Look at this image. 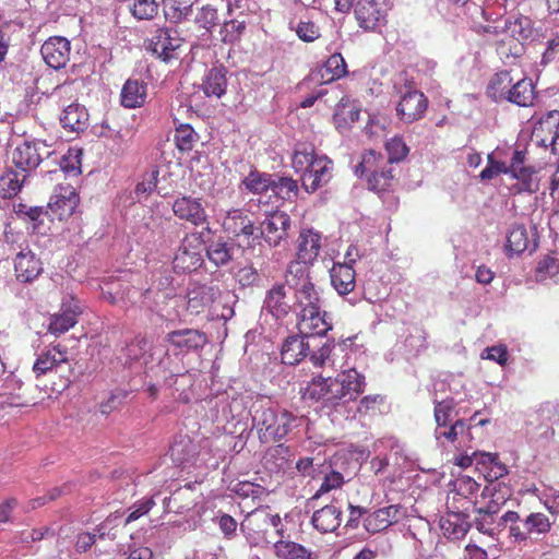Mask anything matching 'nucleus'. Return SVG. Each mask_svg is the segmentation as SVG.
Listing matches in <instances>:
<instances>
[{
	"instance_id": "393cba45",
	"label": "nucleus",
	"mask_w": 559,
	"mask_h": 559,
	"mask_svg": "<svg viewBox=\"0 0 559 559\" xmlns=\"http://www.w3.org/2000/svg\"><path fill=\"white\" fill-rule=\"evenodd\" d=\"M342 510L334 504H326L316 510L311 516L312 526L320 533H333L342 523Z\"/></svg>"
},
{
	"instance_id": "c03bdc74",
	"label": "nucleus",
	"mask_w": 559,
	"mask_h": 559,
	"mask_svg": "<svg viewBox=\"0 0 559 559\" xmlns=\"http://www.w3.org/2000/svg\"><path fill=\"white\" fill-rule=\"evenodd\" d=\"M260 513V508L250 512L240 524V530L248 535L249 538L260 540L265 537L267 526L265 520L263 521L257 514Z\"/></svg>"
},
{
	"instance_id": "4d7b16f0",
	"label": "nucleus",
	"mask_w": 559,
	"mask_h": 559,
	"mask_svg": "<svg viewBox=\"0 0 559 559\" xmlns=\"http://www.w3.org/2000/svg\"><path fill=\"white\" fill-rule=\"evenodd\" d=\"M271 188L275 193L281 194L283 199H292L298 192L297 180L290 177H278L276 180H271Z\"/></svg>"
},
{
	"instance_id": "a18cd8bd",
	"label": "nucleus",
	"mask_w": 559,
	"mask_h": 559,
	"mask_svg": "<svg viewBox=\"0 0 559 559\" xmlns=\"http://www.w3.org/2000/svg\"><path fill=\"white\" fill-rule=\"evenodd\" d=\"M452 486L456 496L467 499L471 503L476 504V500L474 499H476L481 485L473 477L460 475L453 480Z\"/></svg>"
},
{
	"instance_id": "8fccbe9b",
	"label": "nucleus",
	"mask_w": 559,
	"mask_h": 559,
	"mask_svg": "<svg viewBox=\"0 0 559 559\" xmlns=\"http://www.w3.org/2000/svg\"><path fill=\"white\" fill-rule=\"evenodd\" d=\"M128 8L138 20H152L158 13V3L155 0H127Z\"/></svg>"
},
{
	"instance_id": "2eb2a0df",
	"label": "nucleus",
	"mask_w": 559,
	"mask_h": 559,
	"mask_svg": "<svg viewBox=\"0 0 559 559\" xmlns=\"http://www.w3.org/2000/svg\"><path fill=\"white\" fill-rule=\"evenodd\" d=\"M428 108V99L425 94L417 90L404 93L396 106V115L405 123H413L420 120Z\"/></svg>"
},
{
	"instance_id": "4be33fe9",
	"label": "nucleus",
	"mask_w": 559,
	"mask_h": 559,
	"mask_svg": "<svg viewBox=\"0 0 559 559\" xmlns=\"http://www.w3.org/2000/svg\"><path fill=\"white\" fill-rule=\"evenodd\" d=\"M222 226L224 231L235 238L243 236L249 239L255 229L253 221L239 209L228 211Z\"/></svg>"
},
{
	"instance_id": "5fc2aeb1",
	"label": "nucleus",
	"mask_w": 559,
	"mask_h": 559,
	"mask_svg": "<svg viewBox=\"0 0 559 559\" xmlns=\"http://www.w3.org/2000/svg\"><path fill=\"white\" fill-rule=\"evenodd\" d=\"M247 190L252 193H262L271 188V177L267 175L260 174L258 171H251L242 181Z\"/></svg>"
},
{
	"instance_id": "bb28decb",
	"label": "nucleus",
	"mask_w": 559,
	"mask_h": 559,
	"mask_svg": "<svg viewBox=\"0 0 559 559\" xmlns=\"http://www.w3.org/2000/svg\"><path fill=\"white\" fill-rule=\"evenodd\" d=\"M180 47L179 38L171 36L168 28H157L148 39L147 49L163 60H168L171 52Z\"/></svg>"
},
{
	"instance_id": "de8ad7c7",
	"label": "nucleus",
	"mask_w": 559,
	"mask_h": 559,
	"mask_svg": "<svg viewBox=\"0 0 559 559\" xmlns=\"http://www.w3.org/2000/svg\"><path fill=\"white\" fill-rule=\"evenodd\" d=\"M165 15L175 23L185 20L192 12L190 0H163Z\"/></svg>"
},
{
	"instance_id": "e433bc0d",
	"label": "nucleus",
	"mask_w": 559,
	"mask_h": 559,
	"mask_svg": "<svg viewBox=\"0 0 559 559\" xmlns=\"http://www.w3.org/2000/svg\"><path fill=\"white\" fill-rule=\"evenodd\" d=\"M440 525L444 535L454 539L464 537L471 527L467 516L461 512H452L443 516Z\"/></svg>"
},
{
	"instance_id": "f257e3e1",
	"label": "nucleus",
	"mask_w": 559,
	"mask_h": 559,
	"mask_svg": "<svg viewBox=\"0 0 559 559\" xmlns=\"http://www.w3.org/2000/svg\"><path fill=\"white\" fill-rule=\"evenodd\" d=\"M365 376L352 368L337 373L335 377L318 376L302 391V399L321 403L323 408L337 409L346 403L355 401L364 393Z\"/></svg>"
},
{
	"instance_id": "a19ab883",
	"label": "nucleus",
	"mask_w": 559,
	"mask_h": 559,
	"mask_svg": "<svg viewBox=\"0 0 559 559\" xmlns=\"http://www.w3.org/2000/svg\"><path fill=\"white\" fill-rule=\"evenodd\" d=\"M535 99V86L532 79L519 76L518 86L511 93L509 103L520 107L532 106Z\"/></svg>"
},
{
	"instance_id": "72a5a7b5",
	"label": "nucleus",
	"mask_w": 559,
	"mask_h": 559,
	"mask_svg": "<svg viewBox=\"0 0 559 559\" xmlns=\"http://www.w3.org/2000/svg\"><path fill=\"white\" fill-rule=\"evenodd\" d=\"M512 496V489L504 483L490 481L481 491L483 499H488L487 507L499 512Z\"/></svg>"
},
{
	"instance_id": "a878e982",
	"label": "nucleus",
	"mask_w": 559,
	"mask_h": 559,
	"mask_svg": "<svg viewBox=\"0 0 559 559\" xmlns=\"http://www.w3.org/2000/svg\"><path fill=\"white\" fill-rule=\"evenodd\" d=\"M286 288L283 283L274 284L267 292L264 299V309L277 320L285 318L290 311Z\"/></svg>"
},
{
	"instance_id": "9b49d317",
	"label": "nucleus",
	"mask_w": 559,
	"mask_h": 559,
	"mask_svg": "<svg viewBox=\"0 0 559 559\" xmlns=\"http://www.w3.org/2000/svg\"><path fill=\"white\" fill-rule=\"evenodd\" d=\"M551 530L549 518L542 512H532L523 521L522 525H510L509 536L515 543H526L528 539L545 536Z\"/></svg>"
},
{
	"instance_id": "423d86ee",
	"label": "nucleus",
	"mask_w": 559,
	"mask_h": 559,
	"mask_svg": "<svg viewBox=\"0 0 559 559\" xmlns=\"http://www.w3.org/2000/svg\"><path fill=\"white\" fill-rule=\"evenodd\" d=\"M322 248V235L312 228H304L300 230L296 240V260L290 261L287 265L286 276L299 275L297 283L304 278H310L308 272L300 264H312Z\"/></svg>"
},
{
	"instance_id": "052dcab7",
	"label": "nucleus",
	"mask_w": 559,
	"mask_h": 559,
	"mask_svg": "<svg viewBox=\"0 0 559 559\" xmlns=\"http://www.w3.org/2000/svg\"><path fill=\"white\" fill-rule=\"evenodd\" d=\"M246 29V22L230 20L223 24L221 28L222 40L224 43H234L238 40Z\"/></svg>"
},
{
	"instance_id": "69168bd1",
	"label": "nucleus",
	"mask_w": 559,
	"mask_h": 559,
	"mask_svg": "<svg viewBox=\"0 0 559 559\" xmlns=\"http://www.w3.org/2000/svg\"><path fill=\"white\" fill-rule=\"evenodd\" d=\"M62 489L59 487L51 488L44 496L33 498L25 504V512L34 511L40 507H44L46 503L53 501L61 497Z\"/></svg>"
},
{
	"instance_id": "b1692460",
	"label": "nucleus",
	"mask_w": 559,
	"mask_h": 559,
	"mask_svg": "<svg viewBox=\"0 0 559 559\" xmlns=\"http://www.w3.org/2000/svg\"><path fill=\"white\" fill-rule=\"evenodd\" d=\"M81 309L78 305H62L59 312L49 318L48 332L56 337L64 334L78 323Z\"/></svg>"
},
{
	"instance_id": "473e14b6",
	"label": "nucleus",
	"mask_w": 559,
	"mask_h": 559,
	"mask_svg": "<svg viewBox=\"0 0 559 559\" xmlns=\"http://www.w3.org/2000/svg\"><path fill=\"white\" fill-rule=\"evenodd\" d=\"M358 25L365 31H374L382 20L381 11L372 0L359 1L355 9Z\"/></svg>"
},
{
	"instance_id": "7ed1b4c3",
	"label": "nucleus",
	"mask_w": 559,
	"mask_h": 559,
	"mask_svg": "<svg viewBox=\"0 0 559 559\" xmlns=\"http://www.w3.org/2000/svg\"><path fill=\"white\" fill-rule=\"evenodd\" d=\"M292 167L300 176L301 186L309 193L328 185L333 176V162L325 155H319L311 144L295 145Z\"/></svg>"
},
{
	"instance_id": "58836bf2",
	"label": "nucleus",
	"mask_w": 559,
	"mask_h": 559,
	"mask_svg": "<svg viewBox=\"0 0 559 559\" xmlns=\"http://www.w3.org/2000/svg\"><path fill=\"white\" fill-rule=\"evenodd\" d=\"M233 245L218 239L206 247V257L217 267L227 265L234 258Z\"/></svg>"
},
{
	"instance_id": "37998d69",
	"label": "nucleus",
	"mask_w": 559,
	"mask_h": 559,
	"mask_svg": "<svg viewBox=\"0 0 559 559\" xmlns=\"http://www.w3.org/2000/svg\"><path fill=\"white\" fill-rule=\"evenodd\" d=\"M528 243L530 240L525 226L515 225L507 236L506 250L508 254H520L528 248Z\"/></svg>"
},
{
	"instance_id": "3c124183",
	"label": "nucleus",
	"mask_w": 559,
	"mask_h": 559,
	"mask_svg": "<svg viewBox=\"0 0 559 559\" xmlns=\"http://www.w3.org/2000/svg\"><path fill=\"white\" fill-rule=\"evenodd\" d=\"M535 175V167L527 165L524 168H519L518 171L511 174L510 176L520 182V187L518 189L519 192L524 191L533 193L536 192L539 188Z\"/></svg>"
},
{
	"instance_id": "6e6552de",
	"label": "nucleus",
	"mask_w": 559,
	"mask_h": 559,
	"mask_svg": "<svg viewBox=\"0 0 559 559\" xmlns=\"http://www.w3.org/2000/svg\"><path fill=\"white\" fill-rule=\"evenodd\" d=\"M52 153L51 146L45 141L25 140L13 150L12 162L16 168L27 171L37 168Z\"/></svg>"
},
{
	"instance_id": "c85d7f7f",
	"label": "nucleus",
	"mask_w": 559,
	"mask_h": 559,
	"mask_svg": "<svg viewBox=\"0 0 559 559\" xmlns=\"http://www.w3.org/2000/svg\"><path fill=\"white\" fill-rule=\"evenodd\" d=\"M23 381L11 374L7 377L0 386V397L10 406L23 407L28 404L24 394Z\"/></svg>"
},
{
	"instance_id": "f8f14e48",
	"label": "nucleus",
	"mask_w": 559,
	"mask_h": 559,
	"mask_svg": "<svg viewBox=\"0 0 559 559\" xmlns=\"http://www.w3.org/2000/svg\"><path fill=\"white\" fill-rule=\"evenodd\" d=\"M71 52V43L63 36H50L40 47V55L45 63L53 70L66 68L70 62Z\"/></svg>"
},
{
	"instance_id": "603ef678",
	"label": "nucleus",
	"mask_w": 559,
	"mask_h": 559,
	"mask_svg": "<svg viewBox=\"0 0 559 559\" xmlns=\"http://www.w3.org/2000/svg\"><path fill=\"white\" fill-rule=\"evenodd\" d=\"M559 273V259L551 254H546L539 259L535 269V280L544 282Z\"/></svg>"
},
{
	"instance_id": "f3484780",
	"label": "nucleus",
	"mask_w": 559,
	"mask_h": 559,
	"mask_svg": "<svg viewBox=\"0 0 559 559\" xmlns=\"http://www.w3.org/2000/svg\"><path fill=\"white\" fill-rule=\"evenodd\" d=\"M219 295L215 285H195L188 292L187 310L194 316L209 312Z\"/></svg>"
},
{
	"instance_id": "ddd939ff",
	"label": "nucleus",
	"mask_w": 559,
	"mask_h": 559,
	"mask_svg": "<svg viewBox=\"0 0 559 559\" xmlns=\"http://www.w3.org/2000/svg\"><path fill=\"white\" fill-rule=\"evenodd\" d=\"M533 138L538 145L556 154L559 151V110L543 115L533 130Z\"/></svg>"
},
{
	"instance_id": "dca6fc26",
	"label": "nucleus",
	"mask_w": 559,
	"mask_h": 559,
	"mask_svg": "<svg viewBox=\"0 0 559 559\" xmlns=\"http://www.w3.org/2000/svg\"><path fill=\"white\" fill-rule=\"evenodd\" d=\"M166 343L173 347L175 354L198 350L207 343L206 334L194 329H181L168 332Z\"/></svg>"
},
{
	"instance_id": "7c9ffc66",
	"label": "nucleus",
	"mask_w": 559,
	"mask_h": 559,
	"mask_svg": "<svg viewBox=\"0 0 559 559\" xmlns=\"http://www.w3.org/2000/svg\"><path fill=\"white\" fill-rule=\"evenodd\" d=\"M226 73L224 67H214L206 72L201 88L207 97L221 98L226 93Z\"/></svg>"
},
{
	"instance_id": "a211bd4d",
	"label": "nucleus",
	"mask_w": 559,
	"mask_h": 559,
	"mask_svg": "<svg viewBox=\"0 0 559 559\" xmlns=\"http://www.w3.org/2000/svg\"><path fill=\"white\" fill-rule=\"evenodd\" d=\"M518 81L519 75L514 76L509 70L497 72L487 85V96L497 103H509L511 93L518 86Z\"/></svg>"
},
{
	"instance_id": "c756f323",
	"label": "nucleus",
	"mask_w": 559,
	"mask_h": 559,
	"mask_svg": "<svg viewBox=\"0 0 559 559\" xmlns=\"http://www.w3.org/2000/svg\"><path fill=\"white\" fill-rule=\"evenodd\" d=\"M147 87L143 81L129 79L121 90V105L126 108H138L144 105Z\"/></svg>"
},
{
	"instance_id": "9d476101",
	"label": "nucleus",
	"mask_w": 559,
	"mask_h": 559,
	"mask_svg": "<svg viewBox=\"0 0 559 559\" xmlns=\"http://www.w3.org/2000/svg\"><path fill=\"white\" fill-rule=\"evenodd\" d=\"M174 215L191 226L199 227L209 224V215L201 198L180 195L171 206Z\"/></svg>"
},
{
	"instance_id": "338daca9",
	"label": "nucleus",
	"mask_w": 559,
	"mask_h": 559,
	"mask_svg": "<svg viewBox=\"0 0 559 559\" xmlns=\"http://www.w3.org/2000/svg\"><path fill=\"white\" fill-rule=\"evenodd\" d=\"M154 506L155 501L153 498H147L135 502L131 508V512L126 519V524L136 521L141 516L147 514Z\"/></svg>"
},
{
	"instance_id": "49530a36",
	"label": "nucleus",
	"mask_w": 559,
	"mask_h": 559,
	"mask_svg": "<svg viewBox=\"0 0 559 559\" xmlns=\"http://www.w3.org/2000/svg\"><path fill=\"white\" fill-rule=\"evenodd\" d=\"M456 403L453 399L436 401L433 407V416L437 424L436 428H447L453 423Z\"/></svg>"
},
{
	"instance_id": "cd10ccee",
	"label": "nucleus",
	"mask_w": 559,
	"mask_h": 559,
	"mask_svg": "<svg viewBox=\"0 0 559 559\" xmlns=\"http://www.w3.org/2000/svg\"><path fill=\"white\" fill-rule=\"evenodd\" d=\"M306 337L302 334L290 335L284 341L281 349L283 364L294 366L308 355L310 345L305 341Z\"/></svg>"
},
{
	"instance_id": "774afa93",
	"label": "nucleus",
	"mask_w": 559,
	"mask_h": 559,
	"mask_svg": "<svg viewBox=\"0 0 559 559\" xmlns=\"http://www.w3.org/2000/svg\"><path fill=\"white\" fill-rule=\"evenodd\" d=\"M237 278L241 286H253L260 281V274L252 265H246L238 271Z\"/></svg>"
},
{
	"instance_id": "c9c22d12",
	"label": "nucleus",
	"mask_w": 559,
	"mask_h": 559,
	"mask_svg": "<svg viewBox=\"0 0 559 559\" xmlns=\"http://www.w3.org/2000/svg\"><path fill=\"white\" fill-rule=\"evenodd\" d=\"M274 555L277 559H312L313 552L304 545L280 539L273 545Z\"/></svg>"
},
{
	"instance_id": "6ab92c4d",
	"label": "nucleus",
	"mask_w": 559,
	"mask_h": 559,
	"mask_svg": "<svg viewBox=\"0 0 559 559\" xmlns=\"http://www.w3.org/2000/svg\"><path fill=\"white\" fill-rule=\"evenodd\" d=\"M353 263L355 259L344 263L336 262L330 270L331 284L341 296L348 295L356 287V272Z\"/></svg>"
},
{
	"instance_id": "f704fd0d",
	"label": "nucleus",
	"mask_w": 559,
	"mask_h": 559,
	"mask_svg": "<svg viewBox=\"0 0 559 559\" xmlns=\"http://www.w3.org/2000/svg\"><path fill=\"white\" fill-rule=\"evenodd\" d=\"M474 457L476 464L483 466L489 483L508 474L507 465L499 460L497 453H474Z\"/></svg>"
},
{
	"instance_id": "ea45409f",
	"label": "nucleus",
	"mask_w": 559,
	"mask_h": 559,
	"mask_svg": "<svg viewBox=\"0 0 559 559\" xmlns=\"http://www.w3.org/2000/svg\"><path fill=\"white\" fill-rule=\"evenodd\" d=\"M360 109L348 98H342L333 115L337 128H347L359 119Z\"/></svg>"
},
{
	"instance_id": "0eeeda50",
	"label": "nucleus",
	"mask_w": 559,
	"mask_h": 559,
	"mask_svg": "<svg viewBox=\"0 0 559 559\" xmlns=\"http://www.w3.org/2000/svg\"><path fill=\"white\" fill-rule=\"evenodd\" d=\"M204 238L202 231L186 234L175 254L173 266L177 273H191L203 264L202 251Z\"/></svg>"
},
{
	"instance_id": "680f3d73",
	"label": "nucleus",
	"mask_w": 559,
	"mask_h": 559,
	"mask_svg": "<svg viewBox=\"0 0 559 559\" xmlns=\"http://www.w3.org/2000/svg\"><path fill=\"white\" fill-rule=\"evenodd\" d=\"M80 84L76 80L66 81L62 84L57 85L51 93V96L61 100H76V96L79 93Z\"/></svg>"
},
{
	"instance_id": "f03ea898",
	"label": "nucleus",
	"mask_w": 559,
	"mask_h": 559,
	"mask_svg": "<svg viewBox=\"0 0 559 559\" xmlns=\"http://www.w3.org/2000/svg\"><path fill=\"white\" fill-rule=\"evenodd\" d=\"M295 306L298 309L297 328L304 336H323L332 329L331 318L321 310L319 293L310 278L296 283Z\"/></svg>"
},
{
	"instance_id": "39448f33",
	"label": "nucleus",
	"mask_w": 559,
	"mask_h": 559,
	"mask_svg": "<svg viewBox=\"0 0 559 559\" xmlns=\"http://www.w3.org/2000/svg\"><path fill=\"white\" fill-rule=\"evenodd\" d=\"M357 176L368 175V188L376 193L388 191L393 182V169L385 163L384 157L373 150L366 151L361 155L360 163L355 167Z\"/></svg>"
},
{
	"instance_id": "20e7f679",
	"label": "nucleus",
	"mask_w": 559,
	"mask_h": 559,
	"mask_svg": "<svg viewBox=\"0 0 559 559\" xmlns=\"http://www.w3.org/2000/svg\"><path fill=\"white\" fill-rule=\"evenodd\" d=\"M299 418L282 407H260L252 416V426L261 443L281 442L294 428L299 426Z\"/></svg>"
},
{
	"instance_id": "13d9d810",
	"label": "nucleus",
	"mask_w": 559,
	"mask_h": 559,
	"mask_svg": "<svg viewBox=\"0 0 559 559\" xmlns=\"http://www.w3.org/2000/svg\"><path fill=\"white\" fill-rule=\"evenodd\" d=\"M385 150L388 152V159L385 163L391 165L392 163L400 162L407 156L408 147L401 138H392L385 143Z\"/></svg>"
},
{
	"instance_id": "4c0bfd02",
	"label": "nucleus",
	"mask_w": 559,
	"mask_h": 559,
	"mask_svg": "<svg viewBox=\"0 0 559 559\" xmlns=\"http://www.w3.org/2000/svg\"><path fill=\"white\" fill-rule=\"evenodd\" d=\"M347 64L338 52L331 55L320 69L321 80L330 83L347 75Z\"/></svg>"
},
{
	"instance_id": "864d4df0",
	"label": "nucleus",
	"mask_w": 559,
	"mask_h": 559,
	"mask_svg": "<svg viewBox=\"0 0 559 559\" xmlns=\"http://www.w3.org/2000/svg\"><path fill=\"white\" fill-rule=\"evenodd\" d=\"M344 484V477L340 472L332 471L326 474L318 488V490L313 493V496L309 499L310 502L320 499L325 493L338 489Z\"/></svg>"
},
{
	"instance_id": "2f4dec72",
	"label": "nucleus",
	"mask_w": 559,
	"mask_h": 559,
	"mask_svg": "<svg viewBox=\"0 0 559 559\" xmlns=\"http://www.w3.org/2000/svg\"><path fill=\"white\" fill-rule=\"evenodd\" d=\"M88 112L78 103L68 105L60 117L61 126L72 132L83 131L87 127Z\"/></svg>"
},
{
	"instance_id": "79ce46f5",
	"label": "nucleus",
	"mask_w": 559,
	"mask_h": 559,
	"mask_svg": "<svg viewBox=\"0 0 559 559\" xmlns=\"http://www.w3.org/2000/svg\"><path fill=\"white\" fill-rule=\"evenodd\" d=\"M472 425L464 419H456L447 428H436L435 435L438 440L444 439L450 443L459 440V437L471 439Z\"/></svg>"
},
{
	"instance_id": "1a4fd4ad",
	"label": "nucleus",
	"mask_w": 559,
	"mask_h": 559,
	"mask_svg": "<svg viewBox=\"0 0 559 559\" xmlns=\"http://www.w3.org/2000/svg\"><path fill=\"white\" fill-rule=\"evenodd\" d=\"M290 226V216L285 212L275 211L267 214L261 222V236L270 247L276 248L287 241Z\"/></svg>"
},
{
	"instance_id": "4468645a",
	"label": "nucleus",
	"mask_w": 559,
	"mask_h": 559,
	"mask_svg": "<svg viewBox=\"0 0 559 559\" xmlns=\"http://www.w3.org/2000/svg\"><path fill=\"white\" fill-rule=\"evenodd\" d=\"M80 202V197L71 185H58L48 203L53 216L59 221H66L74 213Z\"/></svg>"
},
{
	"instance_id": "5701e85b",
	"label": "nucleus",
	"mask_w": 559,
	"mask_h": 559,
	"mask_svg": "<svg viewBox=\"0 0 559 559\" xmlns=\"http://www.w3.org/2000/svg\"><path fill=\"white\" fill-rule=\"evenodd\" d=\"M401 507L391 504L369 513L364 520V527L368 533L376 534L384 531L399 521Z\"/></svg>"
},
{
	"instance_id": "e2e57ef3",
	"label": "nucleus",
	"mask_w": 559,
	"mask_h": 559,
	"mask_svg": "<svg viewBox=\"0 0 559 559\" xmlns=\"http://www.w3.org/2000/svg\"><path fill=\"white\" fill-rule=\"evenodd\" d=\"M195 22L199 26L210 31L218 22L217 10L212 5H204L195 15Z\"/></svg>"
},
{
	"instance_id": "0e129e2a",
	"label": "nucleus",
	"mask_w": 559,
	"mask_h": 559,
	"mask_svg": "<svg viewBox=\"0 0 559 559\" xmlns=\"http://www.w3.org/2000/svg\"><path fill=\"white\" fill-rule=\"evenodd\" d=\"M297 36L306 43L314 41L320 37V28L311 21H300L296 28Z\"/></svg>"
},
{
	"instance_id": "bf43d9fd",
	"label": "nucleus",
	"mask_w": 559,
	"mask_h": 559,
	"mask_svg": "<svg viewBox=\"0 0 559 559\" xmlns=\"http://www.w3.org/2000/svg\"><path fill=\"white\" fill-rule=\"evenodd\" d=\"M508 175V165L504 162L497 160L495 158L493 153H490L487 156V165L486 167L480 171L479 178L483 181L491 180L496 178L499 175Z\"/></svg>"
},
{
	"instance_id": "412c9836",
	"label": "nucleus",
	"mask_w": 559,
	"mask_h": 559,
	"mask_svg": "<svg viewBox=\"0 0 559 559\" xmlns=\"http://www.w3.org/2000/svg\"><path fill=\"white\" fill-rule=\"evenodd\" d=\"M14 272L19 282L31 283L43 272V264L31 250H22L14 259Z\"/></svg>"
},
{
	"instance_id": "6e6d98bb",
	"label": "nucleus",
	"mask_w": 559,
	"mask_h": 559,
	"mask_svg": "<svg viewBox=\"0 0 559 559\" xmlns=\"http://www.w3.org/2000/svg\"><path fill=\"white\" fill-rule=\"evenodd\" d=\"M498 512L489 507H481L476 509V518L474 520L475 527L484 534L490 535L492 533V525L495 523V514Z\"/></svg>"
},
{
	"instance_id": "aec40b11",
	"label": "nucleus",
	"mask_w": 559,
	"mask_h": 559,
	"mask_svg": "<svg viewBox=\"0 0 559 559\" xmlns=\"http://www.w3.org/2000/svg\"><path fill=\"white\" fill-rule=\"evenodd\" d=\"M68 348L57 344L37 356L33 365V372L36 378H39L51 372L61 364L68 362Z\"/></svg>"
},
{
	"instance_id": "09e8293b",
	"label": "nucleus",
	"mask_w": 559,
	"mask_h": 559,
	"mask_svg": "<svg viewBox=\"0 0 559 559\" xmlns=\"http://www.w3.org/2000/svg\"><path fill=\"white\" fill-rule=\"evenodd\" d=\"M199 135L189 123H179L175 130V143L179 151L190 152Z\"/></svg>"
}]
</instances>
